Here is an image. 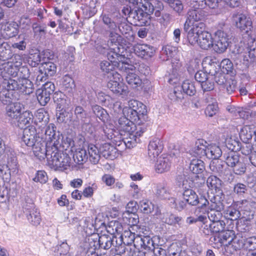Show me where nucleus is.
<instances>
[{
	"instance_id": "7ed1b4c3",
	"label": "nucleus",
	"mask_w": 256,
	"mask_h": 256,
	"mask_svg": "<svg viewBox=\"0 0 256 256\" xmlns=\"http://www.w3.org/2000/svg\"><path fill=\"white\" fill-rule=\"evenodd\" d=\"M135 122L131 120L126 116H122L119 118L118 122L116 124V128L118 130L117 132L113 129L108 130L110 132L107 133L104 128L101 130L108 139L113 140L114 142L120 141L121 136H126V134L138 131V126H144L142 124H134Z\"/></svg>"
},
{
	"instance_id": "49530a36",
	"label": "nucleus",
	"mask_w": 256,
	"mask_h": 256,
	"mask_svg": "<svg viewBox=\"0 0 256 256\" xmlns=\"http://www.w3.org/2000/svg\"><path fill=\"white\" fill-rule=\"evenodd\" d=\"M54 100L57 104V108H58L60 110L65 109L68 106L64 94L62 92L56 93L54 94Z\"/></svg>"
},
{
	"instance_id": "13d9d810",
	"label": "nucleus",
	"mask_w": 256,
	"mask_h": 256,
	"mask_svg": "<svg viewBox=\"0 0 256 256\" xmlns=\"http://www.w3.org/2000/svg\"><path fill=\"white\" fill-rule=\"evenodd\" d=\"M120 239V241H122L124 244L130 245L134 242H136V237L135 238L134 233L130 231H126L121 236Z\"/></svg>"
},
{
	"instance_id": "9b49d317",
	"label": "nucleus",
	"mask_w": 256,
	"mask_h": 256,
	"mask_svg": "<svg viewBox=\"0 0 256 256\" xmlns=\"http://www.w3.org/2000/svg\"><path fill=\"white\" fill-rule=\"evenodd\" d=\"M207 16L206 12L202 9L190 10L187 13V18L184 24V30L188 34V30L193 25L204 22Z\"/></svg>"
},
{
	"instance_id": "2f4dec72",
	"label": "nucleus",
	"mask_w": 256,
	"mask_h": 256,
	"mask_svg": "<svg viewBox=\"0 0 256 256\" xmlns=\"http://www.w3.org/2000/svg\"><path fill=\"white\" fill-rule=\"evenodd\" d=\"M73 158L74 161L78 164H82L86 162L88 160V148H79L75 150L74 153L73 154Z\"/></svg>"
},
{
	"instance_id": "473e14b6",
	"label": "nucleus",
	"mask_w": 256,
	"mask_h": 256,
	"mask_svg": "<svg viewBox=\"0 0 256 256\" xmlns=\"http://www.w3.org/2000/svg\"><path fill=\"white\" fill-rule=\"evenodd\" d=\"M34 116L30 110H26L21 112L20 116L16 120L19 127L23 128L30 124L33 121Z\"/></svg>"
},
{
	"instance_id": "774afa93",
	"label": "nucleus",
	"mask_w": 256,
	"mask_h": 256,
	"mask_svg": "<svg viewBox=\"0 0 256 256\" xmlns=\"http://www.w3.org/2000/svg\"><path fill=\"white\" fill-rule=\"evenodd\" d=\"M218 104L216 102L209 104L206 108L205 114L206 116L212 117L218 112Z\"/></svg>"
},
{
	"instance_id": "1a4fd4ad",
	"label": "nucleus",
	"mask_w": 256,
	"mask_h": 256,
	"mask_svg": "<svg viewBox=\"0 0 256 256\" xmlns=\"http://www.w3.org/2000/svg\"><path fill=\"white\" fill-rule=\"evenodd\" d=\"M107 86L113 92L118 94L125 95L128 93V88L118 72H113L108 76Z\"/></svg>"
},
{
	"instance_id": "4c0bfd02",
	"label": "nucleus",
	"mask_w": 256,
	"mask_h": 256,
	"mask_svg": "<svg viewBox=\"0 0 256 256\" xmlns=\"http://www.w3.org/2000/svg\"><path fill=\"white\" fill-rule=\"evenodd\" d=\"M136 243L145 250H149L153 249L154 247V242L149 236H137Z\"/></svg>"
},
{
	"instance_id": "338daca9",
	"label": "nucleus",
	"mask_w": 256,
	"mask_h": 256,
	"mask_svg": "<svg viewBox=\"0 0 256 256\" xmlns=\"http://www.w3.org/2000/svg\"><path fill=\"white\" fill-rule=\"evenodd\" d=\"M41 56L39 52L30 54L28 59V63L32 67H35L40 62Z\"/></svg>"
},
{
	"instance_id": "5fc2aeb1",
	"label": "nucleus",
	"mask_w": 256,
	"mask_h": 256,
	"mask_svg": "<svg viewBox=\"0 0 256 256\" xmlns=\"http://www.w3.org/2000/svg\"><path fill=\"white\" fill-rule=\"evenodd\" d=\"M240 159V156L235 152H228L225 158V162L228 166L231 168Z\"/></svg>"
},
{
	"instance_id": "f257e3e1",
	"label": "nucleus",
	"mask_w": 256,
	"mask_h": 256,
	"mask_svg": "<svg viewBox=\"0 0 256 256\" xmlns=\"http://www.w3.org/2000/svg\"><path fill=\"white\" fill-rule=\"evenodd\" d=\"M204 27L205 24L202 22L193 25L187 34L188 44H198L204 50L214 48V38L210 33L204 30Z\"/></svg>"
},
{
	"instance_id": "e433bc0d",
	"label": "nucleus",
	"mask_w": 256,
	"mask_h": 256,
	"mask_svg": "<svg viewBox=\"0 0 256 256\" xmlns=\"http://www.w3.org/2000/svg\"><path fill=\"white\" fill-rule=\"evenodd\" d=\"M26 218L28 222L34 226H38L41 222V217L36 209H28Z\"/></svg>"
},
{
	"instance_id": "4be33fe9",
	"label": "nucleus",
	"mask_w": 256,
	"mask_h": 256,
	"mask_svg": "<svg viewBox=\"0 0 256 256\" xmlns=\"http://www.w3.org/2000/svg\"><path fill=\"white\" fill-rule=\"evenodd\" d=\"M163 148L162 142L158 138H154L150 141L148 146V156L151 160H154Z\"/></svg>"
},
{
	"instance_id": "a19ab883",
	"label": "nucleus",
	"mask_w": 256,
	"mask_h": 256,
	"mask_svg": "<svg viewBox=\"0 0 256 256\" xmlns=\"http://www.w3.org/2000/svg\"><path fill=\"white\" fill-rule=\"evenodd\" d=\"M74 141L72 138L66 137L64 138L61 144H59L58 147L62 148V150L64 152L68 153L70 156H72L74 148Z\"/></svg>"
},
{
	"instance_id": "ddd939ff",
	"label": "nucleus",
	"mask_w": 256,
	"mask_h": 256,
	"mask_svg": "<svg viewBox=\"0 0 256 256\" xmlns=\"http://www.w3.org/2000/svg\"><path fill=\"white\" fill-rule=\"evenodd\" d=\"M214 50L217 53L224 52L228 48L230 42V36L222 30H218L214 33Z\"/></svg>"
},
{
	"instance_id": "6e6d98bb",
	"label": "nucleus",
	"mask_w": 256,
	"mask_h": 256,
	"mask_svg": "<svg viewBox=\"0 0 256 256\" xmlns=\"http://www.w3.org/2000/svg\"><path fill=\"white\" fill-rule=\"evenodd\" d=\"M221 88L226 90L228 94H231L236 89V82L232 78H228Z\"/></svg>"
},
{
	"instance_id": "9d476101",
	"label": "nucleus",
	"mask_w": 256,
	"mask_h": 256,
	"mask_svg": "<svg viewBox=\"0 0 256 256\" xmlns=\"http://www.w3.org/2000/svg\"><path fill=\"white\" fill-rule=\"evenodd\" d=\"M198 204H201L202 206H198V208H202V206H206L208 204V200L204 198H200L198 200V196L196 192L192 189L185 190L183 193V200L179 202L180 208H184L189 206H196ZM178 208V206H177Z\"/></svg>"
},
{
	"instance_id": "c03bdc74",
	"label": "nucleus",
	"mask_w": 256,
	"mask_h": 256,
	"mask_svg": "<svg viewBox=\"0 0 256 256\" xmlns=\"http://www.w3.org/2000/svg\"><path fill=\"white\" fill-rule=\"evenodd\" d=\"M212 220V222L209 226L212 232L220 234L224 230L225 223L223 221L218 220L217 218L215 219L214 218Z\"/></svg>"
},
{
	"instance_id": "3c124183",
	"label": "nucleus",
	"mask_w": 256,
	"mask_h": 256,
	"mask_svg": "<svg viewBox=\"0 0 256 256\" xmlns=\"http://www.w3.org/2000/svg\"><path fill=\"white\" fill-rule=\"evenodd\" d=\"M183 92L190 96H194L196 92L195 86L192 82L186 80H184L182 85Z\"/></svg>"
},
{
	"instance_id": "412c9836",
	"label": "nucleus",
	"mask_w": 256,
	"mask_h": 256,
	"mask_svg": "<svg viewBox=\"0 0 256 256\" xmlns=\"http://www.w3.org/2000/svg\"><path fill=\"white\" fill-rule=\"evenodd\" d=\"M145 129V126H138V131L126 134L125 136L126 137L122 139L126 146L128 148H130L136 146L138 142V140H139L138 138L142 136Z\"/></svg>"
},
{
	"instance_id": "423d86ee",
	"label": "nucleus",
	"mask_w": 256,
	"mask_h": 256,
	"mask_svg": "<svg viewBox=\"0 0 256 256\" xmlns=\"http://www.w3.org/2000/svg\"><path fill=\"white\" fill-rule=\"evenodd\" d=\"M20 74L18 82L14 79H9L6 84L9 89L20 90L22 93L29 94L34 90L33 84L28 79L30 75L29 70L26 67H22Z\"/></svg>"
},
{
	"instance_id": "393cba45",
	"label": "nucleus",
	"mask_w": 256,
	"mask_h": 256,
	"mask_svg": "<svg viewBox=\"0 0 256 256\" xmlns=\"http://www.w3.org/2000/svg\"><path fill=\"white\" fill-rule=\"evenodd\" d=\"M170 156L162 154L159 156L155 163V169L158 173H162L168 170L171 166Z\"/></svg>"
},
{
	"instance_id": "f03ea898",
	"label": "nucleus",
	"mask_w": 256,
	"mask_h": 256,
	"mask_svg": "<svg viewBox=\"0 0 256 256\" xmlns=\"http://www.w3.org/2000/svg\"><path fill=\"white\" fill-rule=\"evenodd\" d=\"M233 22L240 30L248 36V49L250 54L251 52H255L256 48V34L253 30L252 22L250 17L242 13L234 14L232 16Z\"/></svg>"
},
{
	"instance_id": "c85d7f7f",
	"label": "nucleus",
	"mask_w": 256,
	"mask_h": 256,
	"mask_svg": "<svg viewBox=\"0 0 256 256\" xmlns=\"http://www.w3.org/2000/svg\"><path fill=\"white\" fill-rule=\"evenodd\" d=\"M182 64L177 62L176 64L172 62V69L169 75L168 82L171 84H175L179 82L180 78L182 72Z\"/></svg>"
},
{
	"instance_id": "0e129e2a",
	"label": "nucleus",
	"mask_w": 256,
	"mask_h": 256,
	"mask_svg": "<svg viewBox=\"0 0 256 256\" xmlns=\"http://www.w3.org/2000/svg\"><path fill=\"white\" fill-rule=\"evenodd\" d=\"M62 84L64 88L70 92L74 87V82L69 75H66L62 78Z\"/></svg>"
},
{
	"instance_id": "de8ad7c7",
	"label": "nucleus",
	"mask_w": 256,
	"mask_h": 256,
	"mask_svg": "<svg viewBox=\"0 0 256 256\" xmlns=\"http://www.w3.org/2000/svg\"><path fill=\"white\" fill-rule=\"evenodd\" d=\"M176 54V50L175 47L166 46L163 48L161 52L162 58L164 60H168L174 57Z\"/></svg>"
},
{
	"instance_id": "680f3d73",
	"label": "nucleus",
	"mask_w": 256,
	"mask_h": 256,
	"mask_svg": "<svg viewBox=\"0 0 256 256\" xmlns=\"http://www.w3.org/2000/svg\"><path fill=\"white\" fill-rule=\"evenodd\" d=\"M74 114L78 121H80L82 122H86L87 117V113L82 106H76L74 110Z\"/></svg>"
},
{
	"instance_id": "f8f14e48",
	"label": "nucleus",
	"mask_w": 256,
	"mask_h": 256,
	"mask_svg": "<svg viewBox=\"0 0 256 256\" xmlns=\"http://www.w3.org/2000/svg\"><path fill=\"white\" fill-rule=\"evenodd\" d=\"M231 250L236 252L242 248L248 250L249 252H253L256 249V237L252 236L248 238L237 235L232 245Z\"/></svg>"
},
{
	"instance_id": "2eb2a0df",
	"label": "nucleus",
	"mask_w": 256,
	"mask_h": 256,
	"mask_svg": "<svg viewBox=\"0 0 256 256\" xmlns=\"http://www.w3.org/2000/svg\"><path fill=\"white\" fill-rule=\"evenodd\" d=\"M130 60L127 58V60L124 65V70L121 71L126 72L127 74L126 80L127 82L134 88L140 87L142 84V80L136 73V68L128 64Z\"/></svg>"
},
{
	"instance_id": "58836bf2",
	"label": "nucleus",
	"mask_w": 256,
	"mask_h": 256,
	"mask_svg": "<svg viewBox=\"0 0 256 256\" xmlns=\"http://www.w3.org/2000/svg\"><path fill=\"white\" fill-rule=\"evenodd\" d=\"M190 169L193 174H201L205 170L204 162L200 159H192L190 164Z\"/></svg>"
},
{
	"instance_id": "5701e85b",
	"label": "nucleus",
	"mask_w": 256,
	"mask_h": 256,
	"mask_svg": "<svg viewBox=\"0 0 256 256\" xmlns=\"http://www.w3.org/2000/svg\"><path fill=\"white\" fill-rule=\"evenodd\" d=\"M206 184L212 192L216 194L214 196V198H216V196L221 198L220 196L222 195V180L220 178L214 176H210L207 179Z\"/></svg>"
},
{
	"instance_id": "a878e982",
	"label": "nucleus",
	"mask_w": 256,
	"mask_h": 256,
	"mask_svg": "<svg viewBox=\"0 0 256 256\" xmlns=\"http://www.w3.org/2000/svg\"><path fill=\"white\" fill-rule=\"evenodd\" d=\"M208 143L203 139L198 140L194 146L190 150V154L194 156L200 158L206 156Z\"/></svg>"
},
{
	"instance_id": "b1692460",
	"label": "nucleus",
	"mask_w": 256,
	"mask_h": 256,
	"mask_svg": "<svg viewBox=\"0 0 256 256\" xmlns=\"http://www.w3.org/2000/svg\"><path fill=\"white\" fill-rule=\"evenodd\" d=\"M6 82L8 80H4L2 82H0V100L4 104H8L12 100L13 96V90L16 89H9L7 86Z\"/></svg>"
},
{
	"instance_id": "cd10ccee",
	"label": "nucleus",
	"mask_w": 256,
	"mask_h": 256,
	"mask_svg": "<svg viewBox=\"0 0 256 256\" xmlns=\"http://www.w3.org/2000/svg\"><path fill=\"white\" fill-rule=\"evenodd\" d=\"M100 152L106 158L114 160L118 156L116 148L108 143L103 144L100 148Z\"/></svg>"
},
{
	"instance_id": "20e7f679",
	"label": "nucleus",
	"mask_w": 256,
	"mask_h": 256,
	"mask_svg": "<svg viewBox=\"0 0 256 256\" xmlns=\"http://www.w3.org/2000/svg\"><path fill=\"white\" fill-rule=\"evenodd\" d=\"M146 113V106L142 102L134 100H130L122 108L123 116L139 125L143 124Z\"/></svg>"
},
{
	"instance_id": "c9c22d12",
	"label": "nucleus",
	"mask_w": 256,
	"mask_h": 256,
	"mask_svg": "<svg viewBox=\"0 0 256 256\" xmlns=\"http://www.w3.org/2000/svg\"><path fill=\"white\" fill-rule=\"evenodd\" d=\"M222 154V151L220 146L216 144H208L206 156L208 158L217 160Z\"/></svg>"
},
{
	"instance_id": "4468645a",
	"label": "nucleus",
	"mask_w": 256,
	"mask_h": 256,
	"mask_svg": "<svg viewBox=\"0 0 256 256\" xmlns=\"http://www.w3.org/2000/svg\"><path fill=\"white\" fill-rule=\"evenodd\" d=\"M112 54L114 55L113 54ZM109 61L103 60L100 64V70L105 74H110L116 72L114 70L117 67L120 70H124V65L127 60V58L125 57L124 60H120L118 56H114L113 58L107 57Z\"/></svg>"
},
{
	"instance_id": "0eeeda50",
	"label": "nucleus",
	"mask_w": 256,
	"mask_h": 256,
	"mask_svg": "<svg viewBox=\"0 0 256 256\" xmlns=\"http://www.w3.org/2000/svg\"><path fill=\"white\" fill-rule=\"evenodd\" d=\"M70 154L56 150H52L50 157H48V165L56 170L63 171L70 167L72 160Z\"/></svg>"
},
{
	"instance_id": "7c9ffc66",
	"label": "nucleus",
	"mask_w": 256,
	"mask_h": 256,
	"mask_svg": "<svg viewBox=\"0 0 256 256\" xmlns=\"http://www.w3.org/2000/svg\"><path fill=\"white\" fill-rule=\"evenodd\" d=\"M2 34L5 38L15 36L18 33V26L16 22L8 23L3 26Z\"/></svg>"
},
{
	"instance_id": "6e6552de",
	"label": "nucleus",
	"mask_w": 256,
	"mask_h": 256,
	"mask_svg": "<svg viewBox=\"0 0 256 256\" xmlns=\"http://www.w3.org/2000/svg\"><path fill=\"white\" fill-rule=\"evenodd\" d=\"M121 40V36L117 34L111 33L108 41V48H100L98 50L100 52L106 54L107 57L113 58L114 55L118 56L120 60H124L125 56L124 54L125 48L121 46L119 41Z\"/></svg>"
},
{
	"instance_id": "ea45409f",
	"label": "nucleus",
	"mask_w": 256,
	"mask_h": 256,
	"mask_svg": "<svg viewBox=\"0 0 256 256\" xmlns=\"http://www.w3.org/2000/svg\"><path fill=\"white\" fill-rule=\"evenodd\" d=\"M56 64L52 62H44L40 67L39 72L44 73L47 76H52L56 72Z\"/></svg>"
},
{
	"instance_id": "8fccbe9b",
	"label": "nucleus",
	"mask_w": 256,
	"mask_h": 256,
	"mask_svg": "<svg viewBox=\"0 0 256 256\" xmlns=\"http://www.w3.org/2000/svg\"><path fill=\"white\" fill-rule=\"evenodd\" d=\"M230 168H232V170L236 174L242 175L244 174L246 171V164L243 159L240 158Z\"/></svg>"
},
{
	"instance_id": "6ab92c4d",
	"label": "nucleus",
	"mask_w": 256,
	"mask_h": 256,
	"mask_svg": "<svg viewBox=\"0 0 256 256\" xmlns=\"http://www.w3.org/2000/svg\"><path fill=\"white\" fill-rule=\"evenodd\" d=\"M38 138L40 137L36 133V128L28 126L24 128L22 140L26 146L30 147L38 142Z\"/></svg>"
},
{
	"instance_id": "052dcab7",
	"label": "nucleus",
	"mask_w": 256,
	"mask_h": 256,
	"mask_svg": "<svg viewBox=\"0 0 256 256\" xmlns=\"http://www.w3.org/2000/svg\"><path fill=\"white\" fill-rule=\"evenodd\" d=\"M165 2L168 4L170 6L173 8V10L180 14L183 10L184 6L179 0H163Z\"/></svg>"
},
{
	"instance_id": "f704fd0d",
	"label": "nucleus",
	"mask_w": 256,
	"mask_h": 256,
	"mask_svg": "<svg viewBox=\"0 0 256 256\" xmlns=\"http://www.w3.org/2000/svg\"><path fill=\"white\" fill-rule=\"evenodd\" d=\"M88 160L90 162L93 164H96L98 163L100 160V150L94 145H89L88 148Z\"/></svg>"
},
{
	"instance_id": "bf43d9fd",
	"label": "nucleus",
	"mask_w": 256,
	"mask_h": 256,
	"mask_svg": "<svg viewBox=\"0 0 256 256\" xmlns=\"http://www.w3.org/2000/svg\"><path fill=\"white\" fill-rule=\"evenodd\" d=\"M48 178L47 173L44 170H38L36 172L32 180L36 182L41 184H45L48 181Z\"/></svg>"
},
{
	"instance_id": "f3484780",
	"label": "nucleus",
	"mask_w": 256,
	"mask_h": 256,
	"mask_svg": "<svg viewBox=\"0 0 256 256\" xmlns=\"http://www.w3.org/2000/svg\"><path fill=\"white\" fill-rule=\"evenodd\" d=\"M55 129L54 124H50L45 130L44 137L42 138L49 146H51L52 150H56L58 148L60 138L58 136H56Z\"/></svg>"
},
{
	"instance_id": "603ef678",
	"label": "nucleus",
	"mask_w": 256,
	"mask_h": 256,
	"mask_svg": "<svg viewBox=\"0 0 256 256\" xmlns=\"http://www.w3.org/2000/svg\"><path fill=\"white\" fill-rule=\"evenodd\" d=\"M36 96L39 103L43 106H46L50 99V96L41 88L36 90Z\"/></svg>"
},
{
	"instance_id": "4d7b16f0",
	"label": "nucleus",
	"mask_w": 256,
	"mask_h": 256,
	"mask_svg": "<svg viewBox=\"0 0 256 256\" xmlns=\"http://www.w3.org/2000/svg\"><path fill=\"white\" fill-rule=\"evenodd\" d=\"M18 162L15 155L10 152L7 154V167L10 170L16 172L18 169Z\"/></svg>"
},
{
	"instance_id": "bb28decb",
	"label": "nucleus",
	"mask_w": 256,
	"mask_h": 256,
	"mask_svg": "<svg viewBox=\"0 0 256 256\" xmlns=\"http://www.w3.org/2000/svg\"><path fill=\"white\" fill-rule=\"evenodd\" d=\"M23 109H24V106L22 104L19 102L11 103L6 106V113L10 118L16 120L20 116Z\"/></svg>"
},
{
	"instance_id": "39448f33",
	"label": "nucleus",
	"mask_w": 256,
	"mask_h": 256,
	"mask_svg": "<svg viewBox=\"0 0 256 256\" xmlns=\"http://www.w3.org/2000/svg\"><path fill=\"white\" fill-rule=\"evenodd\" d=\"M236 236L233 230H224L222 232L212 236L210 242L214 248H219L224 246V256H232L235 252V251L231 250V248Z\"/></svg>"
},
{
	"instance_id": "864d4df0",
	"label": "nucleus",
	"mask_w": 256,
	"mask_h": 256,
	"mask_svg": "<svg viewBox=\"0 0 256 256\" xmlns=\"http://www.w3.org/2000/svg\"><path fill=\"white\" fill-rule=\"evenodd\" d=\"M98 242L100 248L108 250L114 244V240L110 236L104 234L99 237Z\"/></svg>"
},
{
	"instance_id": "dca6fc26",
	"label": "nucleus",
	"mask_w": 256,
	"mask_h": 256,
	"mask_svg": "<svg viewBox=\"0 0 256 256\" xmlns=\"http://www.w3.org/2000/svg\"><path fill=\"white\" fill-rule=\"evenodd\" d=\"M30 147L35 156L40 160H44L46 156L47 158L50 157V154L49 153L52 152L51 146H49L41 138H38V142Z\"/></svg>"
},
{
	"instance_id": "aec40b11",
	"label": "nucleus",
	"mask_w": 256,
	"mask_h": 256,
	"mask_svg": "<svg viewBox=\"0 0 256 256\" xmlns=\"http://www.w3.org/2000/svg\"><path fill=\"white\" fill-rule=\"evenodd\" d=\"M133 48L135 54L138 56L145 59L151 58L154 52L153 46L146 44L137 43Z\"/></svg>"
},
{
	"instance_id": "79ce46f5",
	"label": "nucleus",
	"mask_w": 256,
	"mask_h": 256,
	"mask_svg": "<svg viewBox=\"0 0 256 256\" xmlns=\"http://www.w3.org/2000/svg\"><path fill=\"white\" fill-rule=\"evenodd\" d=\"M47 113L44 109H38L34 114V122L36 125L38 123L43 122L42 126L46 125L48 122V118Z\"/></svg>"
},
{
	"instance_id": "c756f323",
	"label": "nucleus",
	"mask_w": 256,
	"mask_h": 256,
	"mask_svg": "<svg viewBox=\"0 0 256 256\" xmlns=\"http://www.w3.org/2000/svg\"><path fill=\"white\" fill-rule=\"evenodd\" d=\"M202 64L206 70L208 71L209 74H214L216 73V70H220L219 64L216 61V59L210 56L205 57Z\"/></svg>"
},
{
	"instance_id": "e2e57ef3",
	"label": "nucleus",
	"mask_w": 256,
	"mask_h": 256,
	"mask_svg": "<svg viewBox=\"0 0 256 256\" xmlns=\"http://www.w3.org/2000/svg\"><path fill=\"white\" fill-rule=\"evenodd\" d=\"M214 74H209V76L206 80L201 84V86L204 91H210L214 88Z\"/></svg>"
},
{
	"instance_id": "69168bd1",
	"label": "nucleus",
	"mask_w": 256,
	"mask_h": 256,
	"mask_svg": "<svg viewBox=\"0 0 256 256\" xmlns=\"http://www.w3.org/2000/svg\"><path fill=\"white\" fill-rule=\"evenodd\" d=\"M214 80L221 87L224 84L228 78L226 77L224 72H221L220 70H216V73L214 74Z\"/></svg>"
},
{
	"instance_id": "09e8293b",
	"label": "nucleus",
	"mask_w": 256,
	"mask_h": 256,
	"mask_svg": "<svg viewBox=\"0 0 256 256\" xmlns=\"http://www.w3.org/2000/svg\"><path fill=\"white\" fill-rule=\"evenodd\" d=\"M156 195L158 197L162 199H168L170 200V203L174 204L175 200L172 196L170 192V190L162 186H160L156 190Z\"/></svg>"
},
{
	"instance_id": "37998d69",
	"label": "nucleus",
	"mask_w": 256,
	"mask_h": 256,
	"mask_svg": "<svg viewBox=\"0 0 256 256\" xmlns=\"http://www.w3.org/2000/svg\"><path fill=\"white\" fill-rule=\"evenodd\" d=\"M226 109L233 116L238 118L245 119L248 116V112L244 110L242 108L230 106L227 107Z\"/></svg>"
},
{
	"instance_id": "a18cd8bd",
	"label": "nucleus",
	"mask_w": 256,
	"mask_h": 256,
	"mask_svg": "<svg viewBox=\"0 0 256 256\" xmlns=\"http://www.w3.org/2000/svg\"><path fill=\"white\" fill-rule=\"evenodd\" d=\"M92 109L94 114L102 122L104 123L108 122L109 115L105 110L98 105L93 106Z\"/></svg>"
},
{
	"instance_id": "72a5a7b5",
	"label": "nucleus",
	"mask_w": 256,
	"mask_h": 256,
	"mask_svg": "<svg viewBox=\"0 0 256 256\" xmlns=\"http://www.w3.org/2000/svg\"><path fill=\"white\" fill-rule=\"evenodd\" d=\"M255 126L254 125L244 126L240 130V136L242 140L246 143L252 139L254 132Z\"/></svg>"
},
{
	"instance_id": "a211bd4d",
	"label": "nucleus",
	"mask_w": 256,
	"mask_h": 256,
	"mask_svg": "<svg viewBox=\"0 0 256 256\" xmlns=\"http://www.w3.org/2000/svg\"><path fill=\"white\" fill-rule=\"evenodd\" d=\"M19 67H16L10 62H4L0 65V82L6 79L9 80L10 76L14 77L17 76Z\"/></svg>"
}]
</instances>
